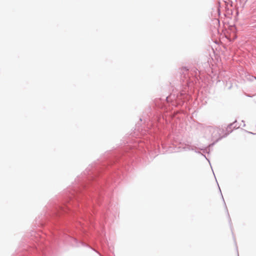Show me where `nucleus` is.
Segmentation results:
<instances>
[{
	"instance_id": "f257e3e1",
	"label": "nucleus",
	"mask_w": 256,
	"mask_h": 256,
	"mask_svg": "<svg viewBox=\"0 0 256 256\" xmlns=\"http://www.w3.org/2000/svg\"><path fill=\"white\" fill-rule=\"evenodd\" d=\"M210 132H212V137L216 140L220 139L222 137L224 130L220 128H212Z\"/></svg>"
}]
</instances>
